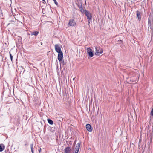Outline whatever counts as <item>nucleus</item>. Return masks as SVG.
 <instances>
[{"mask_svg":"<svg viewBox=\"0 0 153 153\" xmlns=\"http://www.w3.org/2000/svg\"><path fill=\"white\" fill-rule=\"evenodd\" d=\"M44 1H45V0H42Z\"/></svg>","mask_w":153,"mask_h":153,"instance_id":"obj_25","label":"nucleus"},{"mask_svg":"<svg viewBox=\"0 0 153 153\" xmlns=\"http://www.w3.org/2000/svg\"><path fill=\"white\" fill-rule=\"evenodd\" d=\"M3 144H0V152H2L4 149V147L3 146L4 148H3L2 147V145H3Z\"/></svg>","mask_w":153,"mask_h":153,"instance_id":"obj_15","label":"nucleus"},{"mask_svg":"<svg viewBox=\"0 0 153 153\" xmlns=\"http://www.w3.org/2000/svg\"><path fill=\"white\" fill-rule=\"evenodd\" d=\"M27 142H26V143L25 144V146H27Z\"/></svg>","mask_w":153,"mask_h":153,"instance_id":"obj_22","label":"nucleus"},{"mask_svg":"<svg viewBox=\"0 0 153 153\" xmlns=\"http://www.w3.org/2000/svg\"><path fill=\"white\" fill-rule=\"evenodd\" d=\"M137 15L139 21H140L141 20V13L137 11Z\"/></svg>","mask_w":153,"mask_h":153,"instance_id":"obj_9","label":"nucleus"},{"mask_svg":"<svg viewBox=\"0 0 153 153\" xmlns=\"http://www.w3.org/2000/svg\"><path fill=\"white\" fill-rule=\"evenodd\" d=\"M30 146L31 152H32V153H34V152L33 151V144H30Z\"/></svg>","mask_w":153,"mask_h":153,"instance_id":"obj_14","label":"nucleus"},{"mask_svg":"<svg viewBox=\"0 0 153 153\" xmlns=\"http://www.w3.org/2000/svg\"><path fill=\"white\" fill-rule=\"evenodd\" d=\"M71 148L69 147H67L65 148L64 150L65 153H69L71 151Z\"/></svg>","mask_w":153,"mask_h":153,"instance_id":"obj_8","label":"nucleus"},{"mask_svg":"<svg viewBox=\"0 0 153 153\" xmlns=\"http://www.w3.org/2000/svg\"><path fill=\"white\" fill-rule=\"evenodd\" d=\"M41 149L40 148L39 149V153H40L41 152Z\"/></svg>","mask_w":153,"mask_h":153,"instance_id":"obj_21","label":"nucleus"},{"mask_svg":"<svg viewBox=\"0 0 153 153\" xmlns=\"http://www.w3.org/2000/svg\"><path fill=\"white\" fill-rule=\"evenodd\" d=\"M53 0L54 1V3L56 5H57L58 4V3L57 2L56 0Z\"/></svg>","mask_w":153,"mask_h":153,"instance_id":"obj_18","label":"nucleus"},{"mask_svg":"<svg viewBox=\"0 0 153 153\" xmlns=\"http://www.w3.org/2000/svg\"><path fill=\"white\" fill-rule=\"evenodd\" d=\"M55 48L56 52L59 53L62 52L61 51V49L59 46L58 44H56L55 46Z\"/></svg>","mask_w":153,"mask_h":153,"instance_id":"obj_6","label":"nucleus"},{"mask_svg":"<svg viewBox=\"0 0 153 153\" xmlns=\"http://www.w3.org/2000/svg\"><path fill=\"white\" fill-rule=\"evenodd\" d=\"M149 23H151V22H150V21H149V22H148V23L149 24Z\"/></svg>","mask_w":153,"mask_h":153,"instance_id":"obj_24","label":"nucleus"},{"mask_svg":"<svg viewBox=\"0 0 153 153\" xmlns=\"http://www.w3.org/2000/svg\"><path fill=\"white\" fill-rule=\"evenodd\" d=\"M151 115L153 116V108H152L151 111V113H150Z\"/></svg>","mask_w":153,"mask_h":153,"instance_id":"obj_17","label":"nucleus"},{"mask_svg":"<svg viewBox=\"0 0 153 153\" xmlns=\"http://www.w3.org/2000/svg\"><path fill=\"white\" fill-rule=\"evenodd\" d=\"M87 17V19H91L92 16L91 13L88 11L85 10V12L84 13Z\"/></svg>","mask_w":153,"mask_h":153,"instance_id":"obj_3","label":"nucleus"},{"mask_svg":"<svg viewBox=\"0 0 153 153\" xmlns=\"http://www.w3.org/2000/svg\"><path fill=\"white\" fill-rule=\"evenodd\" d=\"M63 53L62 52L58 53V59L59 62H61L62 60L63 59Z\"/></svg>","mask_w":153,"mask_h":153,"instance_id":"obj_5","label":"nucleus"},{"mask_svg":"<svg viewBox=\"0 0 153 153\" xmlns=\"http://www.w3.org/2000/svg\"><path fill=\"white\" fill-rule=\"evenodd\" d=\"M79 7L80 9V11L82 13H84L85 12V10L83 9L82 4L80 5V7L79 6Z\"/></svg>","mask_w":153,"mask_h":153,"instance_id":"obj_10","label":"nucleus"},{"mask_svg":"<svg viewBox=\"0 0 153 153\" xmlns=\"http://www.w3.org/2000/svg\"><path fill=\"white\" fill-rule=\"evenodd\" d=\"M86 128L88 131L89 132H91L92 131V129L91 128V125L89 124H86Z\"/></svg>","mask_w":153,"mask_h":153,"instance_id":"obj_7","label":"nucleus"},{"mask_svg":"<svg viewBox=\"0 0 153 153\" xmlns=\"http://www.w3.org/2000/svg\"><path fill=\"white\" fill-rule=\"evenodd\" d=\"M86 51L87 53L88 54V57H89L90 58L92 57L93 56L94 54L92 50L90 48H87L86 49Z\"/></svg>","mask_w":153,"mask_h":153,"instance_id":"obj_1","label":"nucleus"},{"mask_svg":"<svg viewBox=\"0 0 153 153\" xmlns=\"http://www.w3.org/2000/svg\"><path fill=\"white\" fill-rule=\"evenodd\" d=\"M80 145H81V143L80 142H79V143H78L76 145V149H77V150L78 149V150H79V148H80Z\"/></svg>","mask_w":153,"mask_h":153,"instance_id":"obj_12","label":"nucleus"},{"mask_svg":"<svg viewBox=\"0 0 153 153\" xmlns=\"http://www.w3.org/2000/svg\"><path fill=\"white\" fill-rule=\"evenodd\" d=\"M39 34V32L38 31L31 32V35H35L37 36Z\"/></svg>","mask_w":153,"mask_h":153,"instance_id":"obj_11","label":"nucleus"},{"mask_svg":"<svg viewBox=\"0 0 153 153\" xmlns=\"http://www.w3.org/2000/svg\"><path fill=\"white\" fill-rule=\"evenodd\" d=\"M68 24L69 26H75L76 25L74 19H72L69 20Z\"/></svg>","mask_w":153,"mask_h":153,"instance_id":"obj_4","label":"nucleus"},{"mask_svg":"<svg viewBox=\"0 0 153 153\" xmlns=\"http://www.w3.org/2000/svg\"><path fill=\"white\" fill-rule=\"evenodd\" d=\"M47 121L48 122V123L49 124L51 125H52L53 124V121L49 119H47Z\"/></svg>","mask_w":153,"mask_h":153,"instance_id":"obj_13","label":"nucleus"},{"mask_svg":"<svg viewBox=\"0 0 153 153\" xmlns=\"http://www.w3.org/2000/svg\"><path fill=\"white\" fill-rule=\"evenodd\" d=\"M79 150H78V149L77 150V149H76L75 151V153H78L79 152Z\"/></svg>","mask_w":153,"mask_h":153,"instance_id":"obj_20","label":"nucleus"},{"mask_svg":"<svg viewBox=\"0 0 153 153\" xmlns=\"http://www.w3.org/2000/svg\"><path fill=\"white\" fill-rule=\"evenodd\" d=\"M91 19H88V22L89 25L90 24V20H91Z\"/></svg>","mask_w":153,"mask_h":153,"instance_id":"obj_19","label":"nucleus"},{"mask_svg":"<svg viewBox=\"0 0 153 153\" xmlns=\"http://www.w3.org/2000/svg\"><path fill=\"white\" fill-rule=\"evenodd\" d=\"M63 63V65H64V61H63L62 62V64Z\"/></svg>","mask_w":153,"mask_h":153,"instance_id":"obj_23","label":"nucleus"},{"mask_svg":"<svg viewBox=\"0 0 153 153\" xmlns=\"http://www.w3.org/2000/svg\"><path fill=\"white\" fill-rule=\"evenodd\" d=\"M96 51L95 52V54L99 56L100 54H101L103 52V50L99 47H96L95 48Z\"/></svg>","mask_w":153,"mask_h":153,"instance_id":"obj_2","label":"nucleus"},{"mask_svg":"<svg viewBox=\"0 0 153 153\" xmlns=\"http://www.w3.org/2000/svg\"><path fill=\"white\" fill-rule=\"evenodd\" d=\"M41 45H42V43L41 42Z\"/></svg>","mask_w":153,"mask_h":153,"instance_id":"obj_26","label":"nucleus"},{"mask_svg":"<svg viewBox=\"0 0 153 153\" xmlns=\"http://www.w3.org/2000/svg\"><path fill=\"white\" fill-rule=\"evenodd\" d=\"M9 54L10 55V59L11 60V61L12 62L13 61V56H12V54L10 53V52H9Z\"/></svg>","mask_w":153,"mask_h":153,"instance_id":"obj_16","label":"nucleus"}]
</instances>
